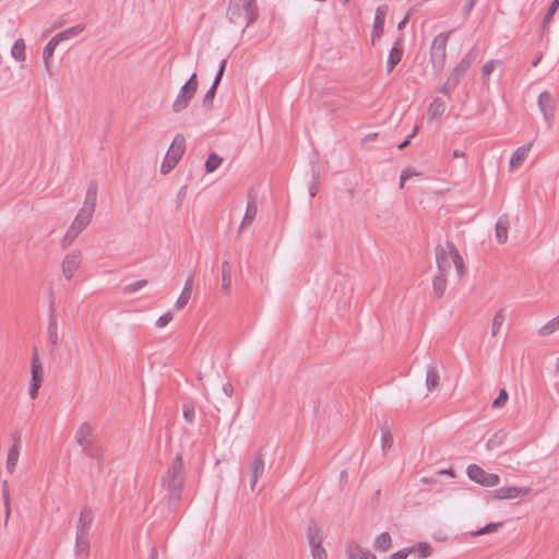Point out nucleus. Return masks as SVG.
Instances as JSON below:
<instances>
[{"mask_svg":"<svg viewBox=\"0 0 559 559\" xmlns=\"http://www.w3.org/2000/svg\"><path fill=\"white\" fill-rule=\"evenodd\" d=\"M439 372L436 366H429L426 374V386L429 392L436 390L439 386Z\"/></svg>","mask_w":559,"mask_h":559,"instance_id":"nucleus-32","label":"nucleus"},{"mask_svg":"<svg viewBox=\"0 0 559 559\" xmlns=\"http://www.w3.org/2000/svg\"><path fill=\"white\" fill-rule=\"evenodd\" d=\"M432 288H433V295L437 298H440L447 288V278L445 274L440 273L439 275H436L432 281Z\"/></svg>","mask_w":559,"mask_h":559,"instance_id":"nucleus-36","label":"nucleus"},{"mask_svg":"<svg viewBox=\"0 0 559 559\" xmlns=\"http://www.w3.org/2000/svg\"><path fill=\"white\" fill-rule=\"evenodd\" d=\"M456 86L448 85V81L439 88V92L449 95Z\"/></svg>","mask_w":559,"mask_h":559,"instance_id":"nucleus-59","label":"nucleus"},{"mask_svg":"<svg viewBox=\"0 0 559 559\" xmlns=\"http://www.w3.org/2000/svg\"><path fill=\"white\" fill-rule=\"evenodd\" d=\"M508 399H509L508 392L504 389H501L499 392V395L493 400L491 406L493 408H501V407L506 406Z\"/></svg>","mask_w":559,"mask_h":559,"instance_id":"nucleus-47","label":"nucleus"},{"mask_svg":"<svg viewBox=\"0 0 559 559\" xmlns=\"http://www.w3.org/2000/svg\"><path fill=\"white\" fill-rule=\"evenodd\" d=\"M80 234L81 233L71 225L61 241L62 247L66 249L71 246Z\"/></svg>","mask_w":559,"mask_h":559,"instance_id":"nucleus-42","label":"nucleus"},{"mask_svg":"<svg viewBox=\"0 0 559 559\" xmlns=\"http://www.w3.org/2000/svg\"><path fill=\"white\" fill-rule=\"evenodd\" d=\"M509 218L502 215L496 223V238L499 243H504L508 239Z\"/></svg>","mask_w":559,"mask_h":559,"instance_id":"nucleus-23","label":"nucleus"},{"mask_svg":"<svg viewBox=\"0 0 559 559\" xmlns=\"http://www.w3.org/2000/svg\"><path fill=\"white\" fill-rule=\"evenodd\" d=\"M227 60L223 59L219 63L218 71L216 73V76L212 83V86L206 92V94L203 97L202 105L203 107L211 109L213 106V100L216 94L217 86L219 85L222 78L224 75L225 69H226Z\"/></svg>","mask_w":559,"mask_h":559,"instance_id":"nucleus-11","label":"nucleus"},{"mask_svg":"<svg viewBox=\"0 0 559 559\" xmlns=\"http://www.w3.org/2000/svg\"><path fill=\"white\" fill-rule=\"evenodd\" d=\"M495 68H496V61H495V60H489V61H487V62L483 66V68H481L483 76H484V78L489 76V75L493 72Z\"/></svg>","mask_w":559,"mask_h":559,"instance_id":"nucleus-54","label":"nucleus"},{"mask_svg":"<svg viewBox=\"0 0 559 559\" xmlns=\"http://www.w3.org/2000/svg\"><path fill=\"white\" fill-rule=\"evenodd\" d=\"M444 110H445L444 102L440 98H435L431 102V104L429 105L428 116L431 119H435V118L441 117L443 115Z\"/></svg>","mask_w":559,"mask_h":559,"instance_id":"nucleus-35","label":"nucleus"},{"mask_svg":"<svg viewBox=\"0 0 559 559\" xmlns=\"http://www.w3.org/2000/svg\"><path fill=\"white\" fill-rule=\"evenodd\" d=\"M74 440L81 448L95 442L96 435L94 427L88 421H84L75 431Z\"/></svg>","mask_w":559,"mask_h":559,"instance_id":"nucleus-8","label":"nucleus"},{"mask_svg":"<svg viewBox=\"0 0 559 559\" xmlns=\"http://www.w3.org/2000/svg\"><path fill=\"white\" fill-rule=\"evenodd\" d=\"M96 200H97V185L95 181H91L85 194V200L83 204V209L90 210L95 212L96 206Z\"/></svg>","mask_w":559,"mask_h":559,"instance_id":"nucleus-25","label":"nucleus"},{"mask_svg":"<svg viewBox=\"0 0 559 559\" xmlns=\"http://www.w3.org/2000/svg\"><path fill=\"white\" fill-rule=\"evenodd\" d=\"M464 75L465 74H463L456 68H454L453 71L451 72L450 76L448 78V85L457 86Z\"/></svg>","mask_w":559,"mask_h":559,"instance_id":"nucleus-51","label":"nucleus"},{"mask_svg":"<svg viewBox=\"0 0 559 559\" xmlns=\"http://www.w3.org/2000/svg\"><path fill=\"white\" fill-rule=\"evenodd\" d=\"M501 525H502L501 522L489 523V524L485 525L484 527H481L480 530L476 531L474 533V535L479 536V535H484V534H488V533L495 532Z\"/></svg>","mask_w":559,"mask_h":559,"instance_id":"nucleus-52","label":"nucleus"},{"mask_svg":"<svg viewBox=\"0 0 559 559\" xmlns=\"http://www.w3.org/2000/svg\"><path fill=\"white\" fill-rule=\"evenodd\" d=\"M41 384L31 382L29 385V396L32 400H35L38 396V391Z\"/></svg>","mask_w":559,"mask_h":559,"instance_id":"nucleus-57","label":"nucleus"},{"mask_svg":"<svg viewBox=\"0 0 559 559\" xmlns=\"http://www.w3.org/2000/svg\"><path fill=\"white\" fill-rule=\"evenodd\" d=\"M12 57L17 61H24L26 53H25V43L22 38L17 39L11 49Z\"/></svg>","mask_w":559,"mask_h":559,"instance_id":"nucleus-38","label":"nucleus"},{"mask_svg":"<svg viewBox=\"0 0 559 559\" xmlns=\"http://www.w3.org/2000/svg\"><path fill=\"white\" fill-rule=\"evenodd\" d=\"M94 521V514L93 511L84 507L79 516V521L76 524V535H88Z\"/></svg>","mask_w":559,"mask_h":559,"instance_id":"nucleus-12","label":"nucleus"},{"mask_svg":"<svg viewBox=\"0 0 559 559\" xmlns=\"http://www.w3.org/2000/svg\"><path fill=\"white\" fill-rule=\"evenodd\" d=\"M82 454L88 459L96 460L98 471H102L104 464V451L100 444L95 441L82 448Z\"/></svg>","mask_w":559,"mask_h":559,"instance_id":"nucleus-14","label":"nucleus"},{"mask_svg":"<svg viewBox=\"0 0 559 559\" xmlns=\"http://www.w3.org/2000/svg\"><path fill=\"white\" fill-rule=\"evenodd\" d=\"M222 163L223 158L221 156H218L214 152L210 153L205 162V171L209 174L215 171L221 166Z\"/></svg>","mask_w":559,"mask_h":559,"instance_id":"nucleus-40","label":"nucleus"},{"mask_svg":"<svg viewBox=\"0 0 559 559\" xmlns=\"http://www.w3.org/2000/svg\"><path fill=\"white\" fill-rule=\"evenodd\" d=\"M408 554L406 551V548H403L394 554H392L389 559H407Z\"/></svg>","mask_w":559,"mask_h":559,"instance_id":"nucleus-58","label":"nucleus"},{"mask_svg":"<svg viewBox=\"0 0 559 559\" xmlns=\"http://www.w3.org/2000/svg\"><path fill=\"white\" fill-rule=\"evenodd\" d=\"M507 433L502 430L495 433L488 441H487V448L493 449L498 445H500L506 438Z\"/></svg>","mask_w":559,"mask_h":559,"instance_id":"nucleus-45","label":"nucleus"},{"mask_svg":"<svg viewBox=\"0 0 559 559\" xmlns=\"http://www.w3.org/2000/svg\"><path fill=\"white\" fill-rule=\"evenodd\" d=\"M449 34L440 33L432 41L430 48V61L437 71H441L445 64L447 43Z\"/></svg>","mask_w":559,"mask_h":559,"instance_id":"nucleus-5","label":"nucleus"},{"mask_svg":"<svg viewBox=\"0 0 559 559\" xmlns=\"http://www.w3.org/2000/svg\"><path fill=\"white\" fill-rule=\"evenodd\" d=\"M2 491H3V500H4V506H5V520H4V524L7 525L8 522H9L10 513H11V510H10L9 486H8V481L7 480L2 481Z\"/></svg>","mask_w":559,"mask_h":559,"instance_id":"nucleus-43","label":"nucleus"},{"mask_svg":"<svg viewBox=\"0 0 559 559\" xmlns=\"http://www.w3.org/2000/svg\"><path fill=\"white\" fill-rule=\"evenodd\" d=\"M393 444V437L390 432V430L386 428V429H382V435H381V445H382V449L383 451H385L386 449H390Z\"/></svg>","mask_w":559,"mask_h":559,"instance_id":"nucleus-49","label":"nucleus"},{"mask_svg":"<svg viewBox=\"0 0 559 559\" xmlns=\"http://www.w3.org/2000/svg\"><path fill=\"white\" fill-rule=\"evenodd\" d=\"M186 151V139L181 133H178L164 158L160 166L162 174L166 175L170 173L181 159Z\"/></svg>","mask_w":559,"mask_h":559,"instance_id":"nucleus-3","label":"nucleus"},{"mask_svg":"<svg viewBox=\"0 0 559 559\" xmlns=\"http://www.w3.org/2000/svg\"><path fill=\"white\" fill-rule=\"evenodd\" d=\"M20 438H17L14 442V444L9 449L8 457H7V471L12 474L15 471L19 456H20V449H19Z\"/></svg>","mask_w":559,"mask_h":559,"instance_id":"nucleus-24","label":"nucleus"},{"mask_svg":"<svg viewBox=\"0 0 559 559\" xmlns=\"http://www.w3.org/2000/svg\"><path fill=\"white\" fill-rule=\"evenodd\" d=\"M386 7H378L376 10V15L373 20V32H372V41L374 43L376 37H380L383 32L384 21L386 15Z\"/></svg>","mask_w":559,"mask_h":559,"instance_id":"nucleus-16","label":"nucleus"},{"mask_svg":"<svg viewBox=\"0 0 559 559\" xmlns=\"http://www.w3.org/2000/svg\"><path fill=\"white\" fill-rule=\"evenodd\" d=\"M392 546L391 535L386 532L378 535L373 542V548L378 551L385 552Z\"/></svg>","mask_w":559,"mask_h":559,"instance_id":"nucleus-33","label":"nucleus"},{"mask_svg":"<svg viewBox=\"0 0 559 559\" xmlns=\"http://www.w3.org/2000/svg\"><path fill=\"white\" fill-rule=\"evenodd\" d=\"M48 341L51 346H57L59 343L58 335V321L53 313L49 317L48 329H47Z\"/></svg>","mask_w":559,"mask_h":559,"instance_id":"nucleus-31","label":"nucleus"},{"mask_svg":"<svg viewBox=\"0 0 559 559\" xmlns=\"http://www.w3.org/2000/svg\"><path fill=\"white\" fill-rule=\"evenodd\" d=\"M75 555L80 559H87L90 555V536L76 535L75 536Z\"/></svg>","mask_w":559,"mask_h":559,"instance_id":"nucleus-17","label":"nucleus"},{"mask_svg":"<svg viewBox=\"0 0 559 559\" xmlns=\"http://www.w3.org/2000/svg\"><path fill=\"white\" fill-rule=\"evenodd\" d=\"M532 143L519 147L510 158V167L515 168L520 166L528 156Z\"/></svg>","mask_w":559,"mask_h":559,"instance_id":"nucleus-26","label":"nucleus"},{"mask_svg":"<svg viewBox=\"0 0 559 559\" xmlns=\"http://www.w3.org/2000/svg\"><path fill=\"white\" fill-rule=\"evenodd\" d=\"M173 320V314L170 312H167L163 316H160L156 322H155V325L157 328H164L166 326L170 321Z\"/></svg>","mask_w":559,"mask_h":559,"instance_id":"nucleus-55","label":"nucleus"},{"mask_svg":"<svg viewBox=\"0 0 559 559\" xmlns=\"http://www.w3.org/2000/svg\"><path fill=\"white\" fill-rule=\"evenodd\" d=\"M81 264V251L73 250L67 254L62 261V274L67 280L73 277L74 272L80 267Z\"/></svg>","mask_w":559,"mask_h":559,"instance_id":"nucleus-10","label":"nucleus"},{"mask_svg":"<svg viewBox=\"0 0 559 559\" xmlns=\"http://www.w3.org/2000/svg\"><path fill=\"white\" fill-rule=\"evenodd\" d=\"M186 481V469L181 454H177L170 466L162 477V488L166 492V500L169 509L177 507L181 499L182 490Z\"/></svg>","mask_w":559,"mask_h":559,"instance_id":"nucleus-1","label":"nucleus"},{"mask_svg":"<svg viewBox=\"0 0 559 559\" xmlns=\"http://www.w3.org/2000/svg\"><path fill=\"white\" fill-rule=\"evenodd\" d=\"M403 48L396 43L390 50L388 60H386V73H391L395 66L399 64L403 57Z\"/></svg>","mask_w":559,"mask_h":559,"instance_id":"nucleus-18","label":"nucleus"},{"mask_svg":"<svg viewBox=\"0 0 559 559\" xmlns=\"http://www.w3.org/2000/svg\"><path fill=\"white\" fill-rule=\"evenodd\" d=\"M436 260H437L439 273L447 274L450 272L452 259H451L450 250L448 249V247L444 248L440 245L437 246Z\"/></svg>","mask_w":559,"mask_h":559,"instance_id":"nucleus-13","label":"nucleus"},{"mask_svg":"<svg viewBox=\"0 0 559 559\" xmlns=\"http://www.w3.org/2000/svg\"><path fill=\"white\" fill-rule=\"evenodd\" d=\"M347 554L348 559H377L376 555H373L370 550L362 548L357 544L349 545Z\"/></svg>","mask_w":559,"mask_h":559,"instance_id":"nucleus-22","label":"nucleus"},{"mask_svg":"<svg viewBox=\"0 0 559 559\" xmlns=\"http://www.w3.org/2000/svg\"><path fill=\"white\" fill-rule=\"evenodd\" d=\"M432 547L430 544L426 542L418 543L414 546L406 547V551L408 555H415L418 558L425 559L432 555Z\"/></svg>","mask_w":559,"mask_h":559,"instance_id":"nucleus-20","label":"nucleus"},{"mask_svg":"<svg viewBox=\"0 0 559 559\" xmlns=\"http://www.w3.org/2000/svg\"><path fill=\"white\" fill-rule=\"evenodd\" d=\"M183 417L188 423H193L194 420V407L191 405H183Z\"/></svg>","mask_w":559,"mask_h":559,"instance_id":"nucleus-56","label":"nucleus"},{"mask_svg":"<svg viewBox=\"0 0 559 559\" xmlns=\"http://www.w3.org/2000/svg\"><path fill=\"white\" fill-rule=\"evenodd\" d=\"M85 29V26L83 24H78L72 27H69L53 37L59 41V44L63 40H69L78 35H80Z\"/></svg>","mask_w":559,"mask_h":559,"instance_id":"nucleus-29","label":"nucleus"},{"mask_svg":"<svg viewBox=\"0 0 559 559\" xmlns=\"http://www.w3.org/2000/svg\"><path fill=\"white\" fill-rule=\"evenodd\" d=\"M198 90V78L197 73H193L188 81L181 86L176 99L173 103V111L181 112L185 110Z\"/></svg>","mask_w":559,"mask_h":559,"instance_id":"nucleus-4","label":"nucleus"},{"mask_svg":"<svg viewBox=\"0 0 559 559\" xmlns=\"http://www.w3.org/2000/svg\"><path fill=\"white\" fill-rule=\"evenodd\" d=\"M467 476L475 483L485 486L493 487L500 483V477L497 474L487 473L480 466L472 464L467 466Z\"/></svg>","mask_w":559,"mask_h":559,"instance_id":"nucleus-6","label":"nucleus"},{"mask_svg":"<svg viewBox=\"0 0 559 559\" xmlns=\"http://www.w3.org/2000/svg\"><path fill=\"white\" fill-rule=\"evenodd\" d=\"M31 372H32L31 382L41 384L43 379H44V370H43V366L39 360L38 350L36 347L34 348L33 354H32Z\"/></svg>","mask_w":559,"mask_h":559,"instance_id":"nucleus-15","label":"nucleus"},{"mask_svg":"<svg viewBox=\"0 0 559 559\" xmlns=\"http://www.w3.org/2000/svg\"><path fill=\"white\" fill-rule=\"evenodd\" d=\"M417 130H418V128L416 127L414 129L413 133L405 141H403L401 144H399V146H397L399 150H404L409 144L411 138H413L416 134Z\"/></svg>","mask_w":559,"mask_h":559,"instance_id":"nucleus-61","label":"nucleus"},{"mask_svg":"<svg viewBox=\"0 0 559 559\" xmlns=\"http://www.w3.org/2000/svg\"><path fill=\"white\" fill-rule=\"evenodd\" d=\"M190 297H191V293L188 292V288H183L179 298L177 299V301L175 304V308L177 310L182 309L188 304Z\"/></svg>","mask_w":559,"mask_h":559,"instance_id":"nucleus-48","label":"nucleus"},{"mask_svg":"<svg viewBox=\"0 0 559 559\" xmlns=\"http://www.w3.org/2000/svg\"><path fill=\"white\" fill-rule=\"evenodd\" d=\"M506 321V309L504 308H501L500 310H498L492 319V323H491V336H497L502 324L504 323Z\"/></svg>","mask_w":559,"mask_h":559,"instance_id":"nucleus-37","label":"nucleus"},{"mask_svg":"<svg viewBox=\"0 0 559 559\" xmlns=\"http://www.w3.org/2000/svg\"><path fill=\"white\" fill-rule=\"evenodd\" d=\"M311 555L313 559H326V551L322 547V544H316L310 546Z\"/></svg>","mask_w":559,"mask_h":559,"instance_id":"nucleus-50","label":"nucleus"},{"mask_svg":"<svg viewBox=\"0 0 559 559\" xmlns=\"http://www.w3.org/2000/svg\"><path fill=\"white\" fill-rule=\"evenodd\" d=\"M223 391L224 393L228 396V397H231L233 396V393H234V388L231 385V383L227 382L223 385Z\"/></svg>","mask_w":559,"mask_h":559,"instance_id":"nucleus-60","label":"nucleus"},{"mask_svg":"<svg viewBox=\"0 0 559 559\" xmlns=\"http://www.w3.org/2000/svg\"><path fill=\"white\" fill-rule=\"evenodd\" d=\"M432 537H433V539H436V540H438V542H444V540H447V538H448L447 534H445V533H443V532H441V531H440V532H438V533H435V534L432 535Z\"/></svg>","mask_w":559,"mask_h":559,"instance_id":"nucleus-64","label":"nucleus"},{"mask_svg":"<svg viewBox=\"0 0 559 559\" xmlns=\"http://www.w3.org/2000/svg\"><path fill=\"white\" fill-rule=\"evenodd\" d=\"M419 175L418 173H416L414 169L412 168H407V169H404L402 171V175L400 177V188H403L406 180L411 179L413 176H417Z\"/></svg>","mask_w":559,"mask_h":559,"instance_id":"nucleus-53","label":"nucleus"},{"mask_svg":"<svg viewBox=\"0 0 559 559\" xmlns=\"http://www.w3.org/2000/svg\"><path fill=\"white\" fill-rule=\"evenodd\" d=\"M71 225L74 226V228L78 229L80 233H82L87 227L85 224L76 221L75 218Z\"/></svg>","mask_w":559,"mask_h":559,"instance_id":"nucleus-63","label":"nucleus"},{"mask_svg":"<svg viewBox=\"0 0 559 559\" xmlns=\"http://www.w3.org/2000/svg\"><path fill=\"white\" fill-rule=\"evenodd\" d=\"M146 285H147L146 280H140V281L133 282V283L124 286L122 292L126 295H130V294L136 293L138 290L142 289Z\"/></svg>","mask_w":559,"mask_h":559,"instance_id":"nucleus-44","label":"nucleus"},{"mask_svg":"<svg viewBox=\"0 0 559 559\" xmlns=\"http://www.w3.org/2000/svg\"><path fill=\"white\" fill-rule=\"evenodd\" d=\"M476 59V52L474 50L468 51L462 60L459 62V64L455 67L459 71H461L463 74H465L471 67V64Z\"/></svg>","mask_w":559,"mask_h":559,"instance_id":"nucleus-39","label":"nucleus"},{"mask_svg":"<svg viewBox=\"0 0 559 559\" xmlns=\"http://www.w3.org/2000/svg\"><path fill=\"white\" fill-rule=\"evenodd\" d=\"M257 211H258L257 203H255L254 198H252L247 203L246 212H245V215H243V218L240 224L238 233H240L243 228H246L252 224V222L255 218Z\"/></svg>","mask_w":559,"mask_h":559,"instance_id":"nucleus-21","label":"nucleus"},{"mask_svg":"<svg viewBox=\"0 0 559 559\" xmlns=\"http://www.w3.org/2000/svg\"><path fill=\"white\" fill-rule=\"evenodd\" d=\"M307 538L309 542V545H316V544H322L323 538L320 533V528L318 524L314 521H310L307 530Z\"/></svg>","mask_w":559,"mask_h":559,"instance_id":"nucleus-34","label":"nucleus"},{"mask_svg":"<svg viewBox=\"0 0 559 559\" xmlns=\"http://www.w3.org/2000/svg\"><path fill=\"white\" fill-rule=\"evenodd\" d=\"M532 491L531 487H501L492 491L493 499L497 500H506V499H514L518 497H524Z\"/></svg>","mask_w":559,"mask_h":559,"instance_id":"nucleus-7","label":"nucleus"},{"mask_svg":"<svg viewBox=\"0 0 559 559\" xmlns=\"http://www.w3.org/2000/svg\"><path fill=\"white\" fill-rule=\"evenodd\" d=\"M448 249L450 250V255L452 259V263L454 264L456 269L457 276L461 278L465 274V264L464 260L459 253L457 249L455 248L454 243L447 242Z\"/></svg>","mask_w":559,"mask_h":559,"instance_id":"nucleus-19","label":"nucleus"},{"mask_svg":"<svg viewBox=\"0 0 559 559\" xmlns=\"http://www.w3.org/2000/svg\"><path fill=\"white\" fill-rule=\"evenodd\" d=\"M477 0H467L465 7H464V13L468 14L475 7Z\"/></svg>","mask_w":559,"mask_h":559,"instance_id":"nucleus-62","label":"nucleus"},{"mask_svg":"<svg viewBox=\"0 0 559 559\" xmlns=\"http://www.w3.org/2000/svg\"><path fill=\"white\" fill-rule=\"evenodd\" d=\"M558 329H559V314L556 318L548 321L546 324H544L538 330V334L540 336H547V335L554 333L555 331H557Z\"/></svg>","mask_w":559,"mask_h":559,"instance_id":"nucleus-41","label":"nucleus"},{"mask_svg":"<svg viewBox=\"0 0 559 559\" xmlns=\"http://www.w3.org/2000/svg\"><path fill=\"white\" fill-rule=\"evenodd\" d=\"M58 45H59V41L55 37H52L48 41V44L46 45V47L44 48V51H43V59H44L45 68L47 70V72L49 73V75H52L50 59H51L53 51Z\"/></svg>","mask_w":559,"mask_h":559,"instance_id":"nucleus-27","label":"nucleus"},{"mask_svg":"<svg viewBox=\"0 0 559 559\" xmlns=\"http://www.w3.org/2000/svg\"><path fill=\"white\" fill-rule=\"evenodd\" d=\"M538 108L543 114L544 119L550 123L555 116V100L549 92H543L537 99Z\"/></svg>","mask_w":559,"mask_h":559,"instance_id":"nucleus-9","label":"nucleus"},{"mask_svg":"<svg viewBox=\"0 0 559 559\" xmlns=\"http://www.w3.org/2000/svg\"><path fill=\"white\" fill-rule=\"evenodd\" d=\"M226 15L230 23L237 25L245 23L243 28H246L257 21L259 15L258 7L257 4L247 5L245 3L229 2Z\"/></svg>","mask_w":559,"mask_h":559,"instance_id":"nucleus-2","label":"nucleus"},{"mask_svg":"<svg viewBox=\"0 0 559 559\" xmlns=\"http://www.w3.org/2000/svg\"><path fill=\"white\" fill-rule=\"evenodd\" d=\"M264 467H265V463H264V457H263V454H262V450H260L255 456H254V460L251 464V475L253 476L254 480H258L264 473Z\"/></svg>","mask_w":559,"mask_h":559,"instance_id":"nucleus-28","label":"nucleus"},{"mask_svg":"<svg viewBox=\"0 0 559 559\" xmlns=\"http://www.w3.org/2000/svg\"><path fill=\"white\" fill-rule=\"evenodd\" d=\"M93 214V211L81 207L75 216V219L88 226V224L92 221Z\"/></svg>","mask_w":559,"mask_h":559,"instance_id":"nucleus-46","label":"nucleus"},{"mask_svg":"<svg viewBox=\"0 0 559 559\" xmlns=\"http://www.w3.org/2000/svg\"><path fill=\"white\" fill-rule=\"evenodd\" d=\"M231 288V264L224 261L222 264V289L225 294H229Z\"/></svg>","mask_w":559,"mask_h":559,"instance_id":"nucleus-30","label":"nucleus"}]
</instances>
